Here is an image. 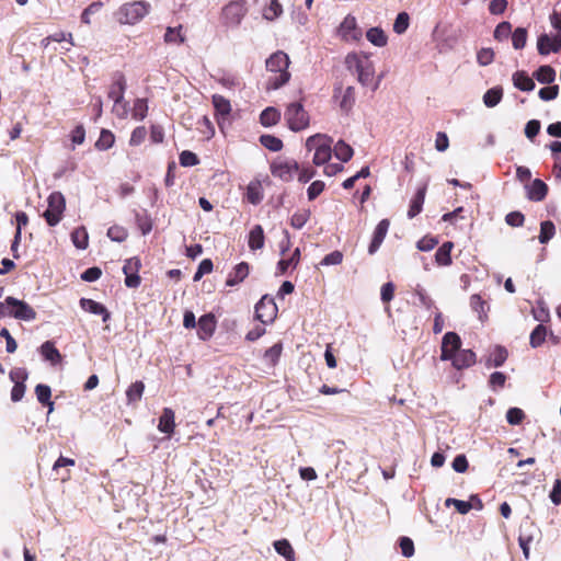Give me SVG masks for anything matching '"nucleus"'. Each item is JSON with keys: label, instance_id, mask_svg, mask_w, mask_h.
<instances>
[{"label": "nucleus", "instance_id": "f257e3e1", "mask_svg": "<svg viewBox=\"0 0 561 561\" xmlns=\"http://www.w3.org/2000/svg\"><path fill=\"white\" fill-rule=\"evenodd\" d=\"M266 69L270 72H274L275 76L271 77L267 81L268 90H277L284 84H286L290 79V73L288 72L289 67V57L282 50H278L272 54L266 59Z\"/></svg>", "mask_w": 561, "mask_h": 561}, {"label": "nucleus", "instance_id": "f03ea898", "mask_svg": "<svg viewBox=\"0 0 561 561\" xmlns=\"http://www.w3.org/2000/svg\"><path fill=\"white\" fill-rule=\"evenodd\" d=\"M345 67L352 73L357 75V80L362 85L368 87L371 83L375 67L369 56L356 53L347 54L345 57Z\"/></svg>", "mask_w": 561, "mask_h": 561}, {"label": "nucleus", "instance_id": "7ed1b4c3", "mask_svg": "<svg viewBox=\"0 0 561 561\" xmlns=\"http://www.w3.org/2000/svg\"><path fill=\"white\" fill-rule=\"evenodd\" d=\"M150 11V4L146 1H133L123 4L115 13L121 24L134 25L141 21Z\"/></svg>", "mask_w": 561, "mask_h": 561}, {"label": "nucleus", "instance_id": "20e7f679", "mask_svg": "<svg viewBox=\"0 0 561 561\" xmlns=\"http://www.w3.org/2000/svg\"><path fill=\"white\" fill-rule=\"evenodd\" d=\"M332 138L327 135L316 134L306 140V148L309 151L314 150L313 163L323 165L329 162L332 157Z\"/></svg>", "mask_w": 561, "mask_h": 561}, {"label": "nucleus", "instance_id": "39448f33", "mask_svg": "<svg viewBox=\"0 0 561 561\" xmlns=\"http://www.w3.org/2000/svg\"><path fill=\"white\" fill-rule=\"evenodd\" d=\"M47 204L43 216L48 226L54 227L60 222L66 209L65 196L60 192H53L47 198Z\"/></svg>", "mask_w": 561, "mask_h": 561}, {"label": "nucleus", "instance_id": "423d86ee", "mask_svg": "<svg viewBox=\"0 0 561 561\" xmlns=\"http://www.w3.org/2000/svg\"><path fill=\"white\" fill-rule=\"evenodd\" d=\"M285 118L293 131H300L309 125V115L301 103H290L285 111Z\"/></svg>", "mask_w": 561, "mask_h": 561}, {"label": "nucleus", "instance_id": "0eeeda50", "mask_svg": "<svg viewBox=\"0 0 561 561\" xmlns=\"http://www.w3.org/2000/svg\"><path fill=\"white\" fill-rule=\"evenodd\" d=\"M5 316L24 321H32L36 318L35 310L23 300L9 296L5 298Z\"/></svg>", "mask_w": 561, "mask_h": 561}, {"label": "nucleus", "instance_id": "6e6552de", "mask_svg": "<svg viewBox=\"0 0 561 561\" xmlns=\"http://www.w3.org/2000/svg\"><path fill=\"white\" fill-rule=\"evenodd\" d=\"M299 171V164L294 159L277 158L271 164V173L284 182H289Z\"/></svg>", "mask_w": 561, "mask_h": 561}, {"label": "nucleus", "instance_id": "1a4fd4ad", "mask_svg": "<svg viewBox=\"0 0 561 561\" xmlns=\"http://www.w3.org/2000/svg\"><path fill=\"white\" fill-rule=\"evenodd\" d=\"M247 13L243 1H230L222 8L221 16L224 24L230 27L238 26Z\"/></svg>", "mask_w": 561, "mask_h": 561}, {"label": "nucleus", "instance_id": "9d476101", "mask_svg": "<svg viewBox=\"0 0 561 561\" xmlns=\"http://www.w3.org/2000/svg\"><path fill=\"white\" fill-rule=\"evenodd\" d=\"M277 306L272 297L263 296L255 305V318L262 323H272L277 316Z\"/></svg>", "mask_w": 561, "mask_h": 561}, {"label": "nucleus", "instance_id": "9b49d317", "mask_svg": "<svg viewBox=\"0 0 561 561\" xmlns=\"http://www.w3.org/2000/svg\"><path fill=\"white\" fill-rule=\"evenodd\" d=\"M461 340L459 335L455 332H447L443 336L442 341V360H449L451 357L456 355L458 351H460Z\"/></svg>", "mask_w": 561, "mask_h": 561}, {"label": "nucleus", "instance_id": "f8f14e48", "mask_svg": "<svg viewBox=\"0 0 561 561\" xmlns=\"http://www.w3.org/2000/svg\"><path fill=\"white\" fill-rule=\"evenodd\" d=\"M141 266L138 257H130L125 261L123 272L125 274V285L128 288H136L140 285V277L138 271Z\"/></svg>", "mask_w": 561, "mask_h": 561}, {"label": "nucleus", "instance_id": "ddd939ff", "mask_svg": "<svg viewBox=\"0 0 561 561\" xmlns=\"http://www.w3.org/2000/svg\"><path fill=\"white\" fill-rule=\"evenodd\" d=\"M339 33L344 41L356 42L362 37V31L357 27L356 19L347 15L340 25Z\"/></svg>", "mask_w": 561, "mask_h": 561}, {"label": "nucleus", "instance_id": "4468645a", "mask_svg": "<svg viewBox=\"0 0 561 561\" xmlns=\"http://www.w3.org/2000/svg\"><path fill=\"white\" fill-rule=\"evenodd\" d=\"M389 226H390V222L388 219H382L379 221V224L377 225V227L374 231L371 242L368 247L369 254H374L378 251V249L380 248L381 243L383 242V240L388 233Z\"/></svg>", "mask_w": 561, "mask_h": 561}, {"label": "nucleus", "instance_id": "2eb2a0df", "mask_svg": "<svg viewBox=\"0 0 561 561\" xmlns=\"http://www.w3.org/2000/svg\"><path fill=\"white\" fill-rule=\"evenodd\" d=\"M197 334L201 340H208L215 332L216 319L214 314L207 313L202 316L197 321Z\"/></svg>", "mask_w": 561, "mask_h": 561}, {"label": "nucleus", "instance_id": "dca6fc26", "mask_svg": "<svg viewBox=\"0 0 561 561\" xmlns=\"http://www.w3.org/2000/svg\"><path fill=\"white\" fill-rule=\"evenodd\" d=\"M126 90V80L123 73L117 72L113 78V82L110 87L108 98L113 100V102H117L124 99V93Z\"/></svg>", "mask_w": 561, "mask_h": 561}, {"label": "nucleus", "instance_id": "f3484780", "mask_svg": "<svg viewBox=\"0 0 561 561\" xmlns=\"http://www.w3.org/2000/svg\"><path fill=\"white\" fill-rule=\"evenodd\" d=\"M39 353L43 358L49 362L53 366H56L62 362L60 352L55 347L54 342L46 341L39 347Z\"/></svg>", "mask_w": 561, "mask_h": 561}, {"label": "nucleus", "instance_id": "a211bd4d", "mask_svg": "<svg viewBox=\"0 0 561 561\" xmlns=\"http://www.w3.org/2000/svg\"><path fill=\"white\" fill-rule=\"evenodd\" d=\"M249 271L250 267L247 262H241L237 264L233 271L228 275L226 285L229 287H233L242 283L249 275Z\"/></svg>", "mask_w": 561, "mask_h": 561}, {"label": "nucleus", "instance_id": "6ab92c4d", "mask_svg": "<svg viewBox=\"0 0 561 561\" xmlns=\"http://www.w3.org/2000/svg\"><path fill=\"white\" fill-rule=\"evenodd\" d=\"M80 307L87 312L102 316V320L104 322H106L111 317L110 312L102 304L89 298H81Z\"/></svg>", "mask_w": 561, "mask_h": 561}, {"label": "nucleus", "instance_id": "aec40b11", "mask_svg": "<svg viewBox=\"0 0 561 561\" xmlns=\"http://www.w3.org/2000/svg\"><path fill=\"white\" fill-rule=\"evenodd\" d=\"M450 360L457 369L468 368L476 363V354L471 350H461Z\"/></svg>", "mask_w": 561, "mask_h": 561}, {"label": "nucleus", "instance_id": "412c9836", "mask_svg": "<svg viewBox=\"0 0 561 561\" xmlns=\"http://www.w3.org/2000/svg\"><path fill=\"white\" fill-rule=\"evenodd\" d=\"M427 185L424 184L421 187L417 188L415 195L411 199L410 207L408 210V217L414 218L416 215H419L422 211L423 204L425 201Z\"/></svg>", "mask_w": 561, "mask_h": 561}, {"label": "nucleus", "instance_id": "4be33fe9", "mask_svg": "<svg viewBox=\"0 0 561 561\" xmlns=\"http://www.w3.org/2000/svg\"><path fill=\"white\" fill-rule=\"evenodd\" d=\"M526 188H527V197L530 201H535V202L542 201L547 196V193H548L547 184L539 179L534 180L530 185L526 186Z\"/></svg>", "mask_w": 561, "mask_h": 561}, {"label": "nucleus", "instance_id": "5701e85b", "mask_svg": "<svg viewBox=\"0 0 561 561\" xmlns=\"http://www.w3.org/2000/svg\"><path fill=\"white\" fill-rule=\"evenodd\" d=\"M337 93H342L341 100L339 102L340 108L343 112L348 113L355 103V89L353 87H347L345 90H342V88H336L334 93L335 98H339Z\"/></svg>", "mask_w": 561, "mask_h": 561}, {"label": "nucleus", "instance_id": "b1692460", "mask_svg": "<svg viewBox=\"0 0 561 561\" xmlns=\"http://www.w3.org/2000/svg\"><path fill=\"white\" fill-rule=\"evenodd\" d=\"M174 412L170 408H164L159 419L158 430L164 434H172L174 431Z\"/></svg>", "mask_w": 561, "mask_h": 561}, {"label": "nucleus", "instance_id": "393cba45", "mask_svg": "<svg viewBox=\"0 0 561 561\" xmlns=\"http://www.w3.org/2000/svg\"><path fill=\"white\" fill-rule=\"evenodd\" d=\"M513 84L520 91H533L535 89L534 80L525 71H516L513 77Z\"/></svg>", "mask_w": 561, "mask_h": 561}, {"label": "nucleus", "instance_id": "a878e982", "mask_svg": "<svg viewBox=\"0 0 561 561\" xmlns=\"http://www.w3.org/2000/svg\"><path fill=\"white\" fill-rule=\"evenodd\" d=\"M454 248V243L450 241L444 242L435 254V262L440 266H449L451 264L450 252Z\"/></svg>", "mask_w": 561, "mask_h": 561}, {"label": "nucleus", "instance_id": "bb28decb", "mask_svg": "<svg viewBox=\"0 0 561 561\" xmlns=\"http://www.w3.org/2000/svg\"><path fill=\"white\" fill-rule=\"evenodd\" d=\"M280 119V112L275 107H266L260 115V122L264 127L276 125Z\"/></svg>", "mask_w": 561, "mask_h": 561}, {"label": "nucleus", "instance_id": "cd10ccee", "mask_svg": "<svg viewBox=\"0 0 561 561\" xmlns=\"http://www.w3.org/2000/svg\"><path fill=\"white\" fill-rule=\"evenodd\" d=\"M300 260V250L299 248H296L291 254V256L287 260L283 259L277 263V275H283L287 272L289 267L295 268Z\"/></svg>", "mask_w": 561, "mask_h": 561}, {"label": "nucleus", "instance_id": "c85d7f7f", "mask_svg": "<svg viewBox=\"0 0 561 561\" xmlns=\"http://www.w3.org/2000/svg\"><path fill=\"white\" fill-rule=\"evenodd\" d=\"M247 199L252 205H257L263 199V190L259 181L250 182L247 187Z\"/></svg>", "mask_w": 561, "mask_h": 561}, {"label": "nucleus", "instance_id": "c756f323", "mask_svg": "<svg viewBox=\"0 0 561 561\" xmlns=\"http://www.w3.org/2000/svg\"><path fill=\"white\" fill-rule=\"evenodd\" d=\"M264 245V232L263 228L260 225H256L252 228L249 233V247L251 250L255 251Z\"/></svg>", "mask_w": 561, "mask_h": 561}, {"label": "nucleus", "instance_id": "7c9ffc66", "mask_svg": "<svg viewBox=\"0 0 561 561\" xmlns=\"http://www.w3.org/2000/svg\"><path fill=\"white\" fill-rule=\"evenodd\" d=\"M534 77L543 84H550L556 79V71L551 66H540L534 73Z\"/></svg>", "mask_w": 561, "mask_h": 561}, {"label": "nucleus", "instance_id": "2f4dec72", "mask_svg": "<svg viewBox=\"0 0 561 561\" xmlns=\"http://www.w3.org/2000/svg\"><path fill=\"white\" fill-rule=\"evenodd\" d=\"M71 240L77 249L84 250L89 244V234L84 227L76 228L71 233Z\"/></svg>", "mask_w": 561, "mask_h": 561}, {"label": "nucleus", "instance_id": "473e14b6", "mask_svg": "<svg viewBox=\"0 0 561 561\" xmlns=\"http://www.w3.org/2000/svg\"><path fill=\"white\" fill-rule=\"evenodd\" d=\"M503 98V89L501 87H494L489 89L483 95V103L486 107L496 106Z\"/></svg>", "mask_w": 561, "mask_h": 561}, {"label": "nucleus", "instance_id": "72a5a7b5", "mask_svg": "<svg viewBox=\"0 0 561 561\" xmlns=\"http://www.w3.org/2000/svg\"><path fill=\"white\" fill-rule=\"evenodd\" d=\"M367 39L377 47H383L387 45V35L380 27H370L366 32Z\"/></svg>", "mask_w": 561, "mask_h": 561}, {"label": "nucleus", "instance_id": "f704fd0d", "mask_svg": "<svg viewBox=\"0 0 561 561\" xmlns=\"http://www.w3.org/2000/svg\"><path fill=\"white\" fill-rule=\"evenodd\" d=\"M276 552L283 556L286 561H295V551L287 539L276 540L274 542Z\"/></svg>", "mask_w": 561, "mask_h": 561}, {"label": "nucleus", "instance_id": "c9c22d12", "mask_svg": "<svg viewBox=\"0 0 561 561\" xmlns=\"http://www.w3.org/2000/svg\"><path fill=\"white\" fill-rule=\"evenodd\" d=\"M334 156L336 159L341 160L342 162H347L353 157V148L344 142L343 140H339L334 146Z\"/></svg>", "mask_w": 561, "mask_h": 561}, {"label": "nucleus", "instance_id": "e433bc0d", "mask_svg": "<svg viewBox=\"0 0 561 561\" xmlns=\"http://www.w3.org/2000/svg\"><path fill=\"white\" fill-rule=\"evenodd\" d=\"M507 358V351L502 346H496L486 360L488 367H501Z\"/></svg>", "mask_w": 561, "mask_h": 561}, {"label": "nucleus", "instance_id": "4c0bfd02", "mask_svg": "<svg viewBox=\"0 0 561 561\" xmlns=\"http://www.w3.org/2000/svg\"><path fill=\"white\" fill-rule=\"evenodd\" d=\"M144 390H145V385L142 381H136V382L131 383L126 391L128 404L138 402L142 397Z\"/></svg>", "mask_w": 561, "mask_h": 561}, {"label": "nucleus", "instance_id": "58836bf2", "mask_svg": "<svg viewBox=\"0 0 561 561\" xmlns=\"http://www.w3.org/2000/svg\"><path fill=\"white\" fill-rule=\"evenodd\" d=\"M35 393H36V398H37L38 402H41L44 405H48L49 412H51L54 403H53V401H50V397H51L50 388L46 385L39 383L35 388Z\"/></svg>", "mask_w": 561, "mask_h": 561}, {"label": "nucleus", "instance_id": "ea45409f", "mask_svg": "<svg viewBox=\"0 0 561 561\" xmlns=\"http://www.w3.org/2000/svg\"><path fill=\"white\" fill-rule=\"evenodd\" d=\"M547 336V328L540 323L530 333L529 343L530 346L537 348L542 345Z\"/></svg>", "mask_w": 561, "mask_h": 561}, {"label": "nucleus", "instance_id": "a19ab883", "mask_svg": "<svg viewBox=\"0 0 561 561\" xmlns=\"http://www.w3.org/2000/svg\"><path fill=\"white\" fill-rule=\"evenodd\" d=\"M213 105L217 114L227 116L231 112V105L228 99L222 95H213Z\"/></svg>", "mask_w": 561, "mask_h": 561}, {"label": "nucleus", "instance_id": "79ce46f5", "mask_svg": "<svg viewBox=\"0 0 561 561\" xmlns=\"http://www.w3.org/2000/svg\"><path fill=\"white\" fill-rule=\"evenodd\" d=\"M556 233L554 224L550 220L542 221L540 225L539 242L542 244L548 243Z\"/></svg>", "mask_w": 561, "mask_h": 561}, {"label": "nucleus", "instance_id": "37998d69", "mask_svg": "<svg viewBox=\"0 0 561 561\" xmlns=\"http://www.w3.org/2000/svg\"><path fill=\"white\" fill-rule=\"evenodd\" d=\"M260 142L266 149L277 152L283 148V141L273 135H262Z\"/></svg>", "mask_w": 561, "mask_h": 561}, {"label": "nucleus", "instance_id": "c03bdc74", "mask_svg": "<svg viewBox=\"0 0 561 561\" xmlns=\"http://www.w3.org/2000/svg\"><path fill=\"white\" fill-rule=\"evenodd\" d=\"M148 113V103L146 99H137L131 110V116L136 121H142Z\"/></svg>", "mask_w": 561, "mask_h": 561}, {"label": "nucleus", "instance_id": "a18cd8bd", "mask_svg": "<svg viewBox=\"0 0 561 561\" xmlns=\"http://www.w3.org/2000/svg\"><path fill=\"white\" fill-rule=\"evenodd\" d=\"M283 351L282 343H276L272 347L267 348L264 353V359L271 366H275L280 357Z\"/></svg>", "mask_w": 561, "mask_h": 561}, {"label": "nucleus", "instance_id": "49530a36", "mask_svg": "<svg viewBox=\"0 0 561 561\" xmlns=\"http://www.w3.org/2000/svg\"><path fill=\"white\" fill-rule=\"evenodd\" d=\"M114 141V135L110 130L102 129L101 135L95 142V147L99 150H107L113 146Z\"/></svg>", "mask_w": 561, "mask_h": 561}, {"label": "nucleus", "instance_id": "de8ad7c7", "mask_svg": "<svg viewBox=\"0 0 561 561\" xmlns=\"http://www.w3.org/2000/svg\"><path fill=\"white\" fill-rule=\"evenodd\" d=\"M527 42V30L524 27H517L512 33V44L515 49H522L525 47Z\"/></svg>", "mask_w": 561, "mask_h": 561}, {"label": "nucleus", "instance_id": "09e8293b", "mask_svg": "<svg viewBox=\"0 0 561 561\" xmlns=\"http://www.w3.org/2000/svg\"><path fill=\"white\" fill-rule=\"evenodd\" d=\"M50 41L51 42H56V43H62V42H66L68 43V46H64L62 47V50L66 53V51H69L71 46L75 45L73 43V38H72V34L71 33H66V32H57V33H54L51 35H48Z\"/></svg>", "mask_w": 561, "mask_h": 561}, {"label": "nucleus", "instance_id": "8fccbe9b", "mask_svg": "<svg viewBox=\"0 0 561 561\" xmlns=\"http://www.w3.org/2000/svg\"><path fill=\"white\" fill-rule=\"evenodd\" d=\"M410 18L407 12H401L397 15L393 23V31L397 34H403L409 27Z\"/></svg>", "mask_w": 561, "mask_h": 561}, {"label": "nucleus", "instance_id": "3c124183", "mask_svg": "<svg viewBox=\"0 0 561 561\" xmlns=\"http://www.w3.org/2000/svg\"><path fill=\"white\" fill-rule=\"evenodd\" d=\"M310 217V211L309 210H300V211H297L295 213L291 218H290V225L295 228V229H301L306 222L308 221Z\"/></svg>", "mask_w": 561, "mask_h": 561}, {"label": "nucleus", "instance_id": "603ef678", "mask_svg": "<svg viewBox=\"0 0 561 561\" xmlns=\"http://www.w3.org/2000/svg\"><path fill=\"white\" fill-rule=\"evenodd\" d=\"M525 417V413L519 408H510L506 412V421L511 425H518Z\"/></svg>", "mask_w": 561, "mask_h": 561}, {"label": "nucleus", "instance_id": "864d4df0", "mask_svg": "<svg viewBox=\"0 0 561 561\" xmlns=\"http://www.w3.org/2000/svg\"><path fill=\"white\" fill-rule=\"evenodd\" d=\"M512 34V25L510 22H501L494 30V38L505 41Z\"/></svg>", "mask_w": 561, "mask_h": 561}, {"label": "nucleus", "instance_id": "5fc2aeb1", "mask_svg": "<svg viewBox=\"0 0 561 561\" xmlns=\"http://www.w3.org/2000/svg\"><path fill=\"white\" fill-rule=\"evenodd\" d=\"M283 12L282 4L277 0H272L270 5L264 11V18L266 20H275Z\"/></svg>", "mask_w": 561, "mask_h": 561}, {"label": "nucleus", "instance_id": "6e6d98bb", "mask_svg": "<svg viewBox=\"0 0 561 561\" xmlns=\"http://www.w3.org/2000/svg\"><path fill=\"white\" fill-rule=\"evenodd\" d=\"M552 39L547 34H542L538 37L537 48L540 55H548L552 51Z\"/></svg>", "mask_w": 561, "mask_h": 561}, {"label": "nucleus", "instance_id": "4d7b16f0", "mask_svg": "<svg viewBox=\"0 0 561 561\" xmlns=\"http://www.w3.org/2000/svg\"><path fill=\"white\" fill-rule=\"evenodd\" d=\"M127 236V230L121 226H113L107 230V237L112 241L123 242L124 240H126Z\"/></svg>", "mask_w": 561, "mask_h": 561}, {"label": "nucleus", "instance_id": "13d9d810", "mask_svg": "<svg viewBox=\"0 0 561 561\" xmlns=\"http://www.w3.org/2000/svg\"><path fill=\"white\" fill-rule=\"evenodd\" d=\"M445 505L447 507L449 506H455L456 510L460 513V514H467L470 510H471V503L470 502H467V501H461V500H457V499H447L445 501Z\"/></svg>", "mask_w": 561, "mask_h": 561}, {"label": "nucleus", "instance_id": "bf43d9fd", "mask_svg": "<svg viewBox=\"0 0 561 561\" xmlns=\"http://www.w3.org/2000/svg\"><path fill=\"white\" fill-rule=\"evenodd\" d=\"M164 41L167 43H178L181 44L184 42V37L181 34V26L180 27H168L167 32L164 34Z\"/></svg>", "mask_w": 561, "mask_h": 561}, {"label": "nucleus", "instance_id": "052dcab7", "mask_svg": "<svg viewBox=\"0 0 561 561\" xmlns=\"http://www.w3.org/2000/svg\"><path fill=\"white\" fill-rule=\"evenodd\" d=\"M470 306L479 316V319L482 320L483 316H485V301L482 300V298L479 295H472L470 297Z\"/></svg>", "mask_w": 561, "mask_h": 561}, {"label": "nucleus", "instance_id": "680f3d73", "mask_svg": "<svg viewBox=\"0 0 561 561\" xmlns=\"http://www.w3.org/2000/svg\"><path fill=\"white\" fill-rule=\"evenodd\" d=\"M494 59V53L491 48H482L477 54V61L480 66H488Z\"/></svg>", "mask_w": 561, "mask_h": 561}, {"label": "nucleus", "instance_id": "e2e57ef3", "mask_svg": "<svg viewBox=\"0 0 561 561\" xmlns=\"http://www.w3.org/2000/svg\"><path fill=\"white\" fill-rule=\"evenodd\" d=\"M343 261V253L341 251H333L329 254H327L322 261H321V265H324V266H329V265H339L341 264Z\"/></svg>", "mask_w": 561, "mask_h": 561}, {"label": "nucleus", "instance_id": "0e129e2a", "mask_svg": "<svg viewBox=\"0 0 561 561\" xmlns=\"http://www.w3.org/2000/svg\"><path fill=\"white\" fill-rule=\"evenodd\" d=\"M199 160L197 156L188 150H184L180 154V163L183 167H194L198 164Z\"/></svg>", "mask_w": 561, "mask_h": 561}, {"label": "nucleus", "instance_id": "69168bd1", "mask_svg": "<svg viewBox=\"0 0 561 561\" xmlns=\"http://www.w3.org/2000/svg\"><path fill=\"white\" fill-rule=\"evenodd\" d=\"M102 7L103 3L100 1L91 3L88 8L83 10L81 14V21L85 24H90V15L98 13Z\"/></svg>", "mask_w": 561, "mask_h": 561}, {"label": "nucleus", "instance_id": "338daca9", "mask_svg": "<svg viewBox=\"0 0 561 561\" xmlns=\"http://www.w3.org/2000/svg\"><path fill=\"white\" fill-rule=\"evenodd\" d=\"M438 243V240L434 237H423L421 240L417 241L416 248L420 251H431L433 250Z\"/></svg>", "mask_w": 561, "mask_h": 561}, {"label": "nucleus", "instance_id": "774afa93", "mask_svg": "<svg viewBox=\"0 0 561 561\" xmlns=\"http://www.w3.org/2000/svg\"><path fill=\"white\" fill-rule=\"evenodd\" d=\"M324 186L322 181L312 182L307 190L309 201L316 199L323 192Z\"/></svg>", "mask_w": 561, "mask_h": 561}]
</instances>
